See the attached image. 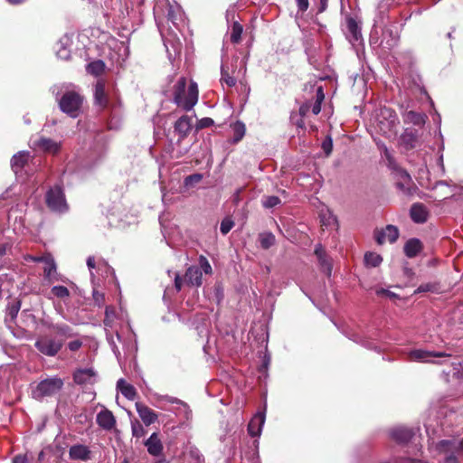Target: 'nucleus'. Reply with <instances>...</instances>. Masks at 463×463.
I'll return each mask as SVG.
<instances>
[{"instance_id":"obj_1","label":"nucleus","mask_w":463,"mask_h":463,"mask_svg":"<svg viewBox=\"0 0 463 463\" xmlns=\"http://www.w3.org/2000/svg\"><path fill=\"white\" fill-rule=\"evenodd\" d=\"M187 80L181 77L174 86L173 100L185 111H190L195 106L199 98L197 83L191 81L186 90Z\"/></svg>"},{"instance_id":"obj_2","label":"nucleus","mask_w":463,"mask_h":463,"mask_svg":"<svg viewBox=\"0 0 463 463\" xmlns=\"http://www.w3.org/2000/svg\"><path fill=\"white\" fill-rule=\"evenodd\" d=\"M84 97L75 90H67L58 99L60 109L72 118H78L82 112Z\"/></svg>"},{"instance_id":"obj_3","label":"nucleus","mask_w":463,"mask_h":463,"mask_svg":"<svg viewBox=\"0 0 463 463\" xmlns=\"http://www.w3.org/2000/svg\"><path fill=\"white\" fill-rule=\"evenodd\" d=\"M436 449L440 454H445L444 463H459L458 456L463 455V439H442L436 444Z\"/></svg>"},{"instance_id":"obj_4","label":"nucleus","mask_w":463,"mask_h":463,"mask_svg":"<svg viewBox=\"0 0 463 463\" xmlns=\"http://www.w3.org/2000/svg\"><path fill=\"white\" fill-rule=\"evenodd\" d=\"M45 203L52 212L62 213L68 211L69 206L61 185L56 184L46 192Z\"/></svg>"},{"instance_id":"obj_5","label":"nucleus","mask_w":463,"mask_h":463,"mask_svg":"<svg viewBox=\"0 0 463 463\" xmlns=\"http://www.w3.org/2000/svg\"><path fill=\"white\" fill-rule=\"evenodd\" d=\"M63 386V381L59 377L47 378L41 381L33 391V396L36 400L51 397L59 392Z\"/></svg>"},{"instance_id":"obj_6","label":"nucleus","mask_w":463,"mask_h":463,"mask_svg":"<svg viewBox=\"0 0 463 463\" xmlns=\"http://www.w3.org/2000/svg\"><path fill=\"white\" fill-rule=\"evenodd\" d=\"M35 348L46 356H55L63 346V340L42 335L34 343Z\"/></svg>"},{"instance_id":"obj_7","label":"nucleus","mask_w":463,"mask_h":463,"mask_svg":"<svg viewBox=\"0 0 463 463\" xmlns=\"http://www.w3.org/2000/svg\"><path fill=\"white\" fill-rule=\"evenodd\" d=\"M399 229L394 225H387L384 229L376 230L374 238L378 244L382 245L386 241L393 243L399 238Z\"/></svg>"},{"instance_id":"obj_8","label":"nucleus","mask_w":463,"mask_h":463,"mask_svg":"<svg viewBox=\"0 0 463 463\" xmlns=\"http://www.w3.org/2000/svg\"><path fill=\"white\" fill-rule=\"evenodd\" d=\"M33 146L44 153L57 155L61 148V144L50 137H40L33 141Z\"/></svg>"},{"instance_id":"obj_9","label":"nucleus","mask_w":463,"mask_h":463,"mask_svg":"<svg viewBox=\"0 0 463 463\" xmlns=\"http://www.w3.org/2000/svg\"><path fill=\"white\" fill-rule=\"evenodd\" d=\"M105 87V80H99L94 90V104L99 106L102 110L109 108V97Z\"/></svg>"},{"instance_id":"obj_10","label":"nucleus","mask_w":463,"mask_h":463,"mask_svg":"<svg viewBox=\"0 0 463 463\" xmlns=\"http://www.w3.org/2000/svg\"><path fill=\"white\" fill-rule=\"evenodd\" d=\"M402 177L403 178V182H397L396 187L399 191H401L403 195L407 197H412L417 191L418 187L413 184L411 175L405 170H401Z\"/></svg>"},{"instance_id":"obj_11","label":"nucleus","mask_w":463,"mask_h":463,"mask_svg":"<svg viewBox=\"0 0 463 463\" xmlns=\"http://www.w3.org/2000/svg\"><path fill=\"white\" fill-rule=\"evenodd\" d=\"M409 360L414 362H428L430 357H450L445 352H430L422 349H414L409 353Z\"/></svg>"},{"instance_id":"obj_12","label":"nucleus","mask_w":463,"mask_h":463,"mask_svg":"<svg viewBox=\"0 0 463 463\" xmlns=\"http://www.w3.org/2000/svg\"><path fill=\"white\" fill-rule=\"evenodd\" d=\"M96 375L92 368L77 369L73 373V381L78 385L94 384Z\"/></svg>"},{"instance_id":"obj_13","label":"nucleus","mask_w":463,"mask_h":463,"mask_svg":"<svg viewBox=\"0 0 463 463\" xmlns=\"http://www.w3.org/2000/svg\"><path fill=\"white\" fill-rule=\"evenodd\" d=\"M96 421L98 425L105 430H111L115 428L117 423L113 412L106 408L97 414Z\"/></svg>"},{"instance_id":"obj_14","label":"nucleus","mask_w":463,"mask_h":463,"mask_svg":"<svg viewBox=\"0 0 463 463\" xmlns=\"http://www.w3.org/2000/svg\"><path fill=\"white\" fill-rule=\"evenodd\" d=\"M174 128L179 135L178 142L183 141L189 135L192 129V118L187 115L180 117L175 121Z\"/></svg>"},{"instance_id":"obj_15","label":"nucleus","mask_w":463,"mask_h":463,"mask_svg":"<svg viewBox=\"0 0 463 463\" xmlns=\"http://www.w3.org/2000/svg\"><path fill=\"white\" fill-rule=\"evenodd\" d=\"M410 217L415 223H424L429 217L427 207L421 203H415L411 206Z\"/></svg>"},{"instance_id":"obj_16","label":"nucleus","mask_w":463,"mask_h":463,"mask_svg":"<svg viewBox=\"0 0 463 463\" xmlns=\"http://www.w3.org/2000/svg\"><path fill=\"white\" fill-rule=\"evenodd\" d=\"M137 411L146 426H149L157 420V414L142 402H136Z\"/></svg>"},{"instance_id":"obj_17","label":"nucleus","mask_w":463,"mask_h":463,"mask_svg":"<svg viewBox=\"0 0 463 463\" xmlns=\"http://www.w3.org/2000/svg\"><path fill=\"white\" fill-rule=\"evenodd\" d=\"M90 449L81 444L73 445L69 449V456L72 460L87 461L90 458Z\"/></svg>"},{"instance_id":"obj_18","label":"nucleus","mask_w":463,"mask_h":463,"mask_svg":"<svg viewBox=\"0 0 463 463\" xmlns=\"http://www.w3.org/2000/svg\"><path fill=\"white\" fill-rule=\"evenodd\" d=\"M413 436V430L405 427L395 428L391 431L392 439L399 444L408 443Z\"/></svg>"},{"instance_id":"obj_19","label":"nucleus","mask_w":463,"mask_h":463,"mask_svg":"<svg viewBox=\"0 0 463 463\" xmlns=\"http://www.w3.org/2000/svg\"><path fill=\"white\" fill-rule=\"evenodd\" d=\"M184 280L189 286L200 287L202 285V271L197 266H191L186 269Z\"/></svg>"},{"instance_id":"obj_20","label":"nucleus","mask_w":463,"mask_h":463,"mask_svg":"<svg viewBox=\"0 0 463 463\" xmlns=\"http://www.w3.org/2000/svg\"><path fill=\"white\" fill-rule=\"evenodd\" d=\"M423 250L422 242L417 238L408 240L403 247L404 254L410 258H415Z\"/></svg>"},{"instance_id":"obj_21","label":"nucleus","mask_w":463,"mask_h":463,"mask_svg":"<svg viewBox=\"0 0 463 463\" xmlns=\"http://www.w3.org/2000/svg\"><path fill=\"white\" fill-rule=\"evenodd\" d=\"M145 446L146 447L148 453L153 456L160 455L163 450L162 442L156 432L152 433V435L146 440Z\"/></svg>"},{"instance_id":"obj_22","label":"nucleus","mask_w":463,"mask_h":463,"mask_svg":"<svg viewBox=\"0 0 463 463\" xmlns=\"http://www.w3.org/2000/svg\"><path fill=\"white\" fill-rule=\"evenodd\" d=\"M30 157L29 152L20 151L14 155L11 159V166L14 173L20 172L28 163Z\"/></svg>"},{"instance_id":"obj_23","label":"nucleus","mask_w":463,"mask_h":463,"mask_svg":"<svg viewBox=\"0 0 463 463\" xmlns=\"http://www.w3.org/2000/svg\"><path fill=\"white\" fill-rule=\"evenodd\" d=\"M265 421V416L261 413L257 414L248 424V432L251 437H257L260 434L261 428Z\"/></svg>"},{"instance_id":"obj_24","label":"nucleus","mask_w":463,"mask_h":463,"mask_svg":"<svg viewBox=\"0 0 463 463\" xmlns=\"http://www.w3.org/2000/svg\"><path fill=\"white\" fill-rule=\"evenodd\" d=\"M49 328H51L58 336L64 338H71L77 335V334L73 332L71 326L65 323L52 324L49 326Z\"/></svg>"},{"instance_id":"obj_25","label":"nucleus","mask_w":463,"mask_h":463,"mask_svg":"<svg viewBox=\"0 0 463 463\" xmlns=\"http://www.w3.org/2000/svg\"><path fill=\"white\" fill-rule=\"evenodd\" d=\"M417 139L418 133L416 130L412 129H406L401 136V142L407 150H411L415 147Z\"/></svg>"},{"instance_id":"obj_26","label":"nucleus","mask_w":463,"mask_h":463,"mask_svg":"<svg viewBox=\"0 0 463 463\" xmlns=\"http://www.w3.org/2000/svg\"><path fill=\"white\" fill-rule=\"evenodd\" d=\"M117 387L127 399L133 401L137 396L136 388L128 383L124 379H119L117 383Z\"/></svg>"},{"instance_id":"obj_27","label":"nucleus","mask_w":463,"mask_h":463,"mask_svg":"<svg viewBox=\"0 0 463 463\" xmlns=\"http://www.w3.org/2000/svg\"><path fill=\"white\" fill-rule=\"evenodd\" d=\"M183 15H184V14L179 6L175 7V6L169 5L167 17H168V20L171 21L173 26H175V27L184 26V24H182L181 23H179V22H184Z\"/></svg>"},{"instance_id":"obj_28","label":"nucleus","mask_w":463,"mask_h":463,"mask_svg":"<svg viewBox=\"0 0 463 463\" xmlns=\"http://www.w3.org/2000/svg\"><path fill=\"white\" fill-rule=\"evenodd\" d=\"M21 308V301L14 298L7 305L5 322H14Z\"/></svg>"},{"instance_id":"obj_29","label":"nucleus","mask_w":463,"mask_h":463,"mask_svg":"<svg viewBox=\"0 0 463 463\" xmlns=\"http://www.w3.org/2000/svg\"><path fill=\"white\" fill-rule=\"evenodd\" d=\"M427 116L424 113L410 110L405 115V121L415 126H423L426 122Z\"/></svg>"},{"instance_id":"obj_30","label":"nucleus","mask_w":463,"mask_h":463,"mask_svg":"<svg viewBox=\"0 0 463 463\" xmlns=\"http://www.w3.org/2000/svg\"><path fill=\"white\" fill-rule=\"evenodd\" d=\"M105 68H106V65L102 60H96V61L90 62L87 65L86 70H87L88 73L98 77L104 72Z\"/></svg>"},{"instance_id":"obj_31","label":"nucleus","mask_w":463,"mask_h":463,"mask_svg":"<svg viewBox=\"0 0 463 463\" xmlns=\"http://www.w3.org/2000/svg\"><path fill=\"white\" fill-rule=\"evenodd\" d=\"M233 136H232V143L237 144L239 143L244 137L246 132V128L244 123L241 121L235 122L233 125H232Z\"/></svg>"},{"instance_id":"obj_32","label":"nucleus","mask_w":463,"mask_h":463,"mask_svg":"<svg viewBox=\"0 0 463 463\" xmlns=\"http://www.w3.org/2000/svg\"><path fill=\"white\" fill-rule=\"evenodd\" d=\"M315 255L317 256L319 263L323 267H326L329 273L331 272V264L329 263L326 252L321 244H317L315 249Z\"/></svg>"},{"instance_id":"obj_33","label":"nucleus","mask_w":463,"mask_h":463,"mask_svg":"<svg viewBox=\"0 0 463 463\" xmlns=\"http://www.w3.org/2000/svg\"><path fill=\"white\" fill-rule=\"evenodd\" d=\"M260 247L264 250L269 249L276 242L275 235L272 232H262L259 235Z\"/></svg>"},{"instance_id":"obj_34","label":"nucleus","mask_w":463,"mask_h":463,"mask_svg":"<svg viewBox=\"0 0 463 463\" xmlns=\"http://www.w3.org/2000/svg\"><path fill=\"white\" fill-rule=\"evenodd\" d=\"M57 266L54 261V260H52L48 264L45 265L43 268V275L44 279L49 282L52 283L54 280V275L56 274Z\"/></svg>"},{"instance_id":"obj_35","label":"nucleus","mask_w":463,"mask_h":463,"mask_svg":"<svg viewBox=\"0 0 463 463\" xmlns=\"http://www.w3.org/2000/svg\"><path fill=\"white\" fill-rule=\"evenodd\" d=\"M440 289V285L439 282H428L423 283L418 287V288L414 291L415 294L422 293V292H432L439 293Z\"/></svg>"},{"instance_id":"obj_36","label":"nucleus","mask_w":463,"mask_h":463,"mask_svg":"<svg viewBox=\"0 0 463 463\" xmlns=\"http://www.w3.org/2000/svg\"><path fill=\"white\" fill-rule=\"evenodd\" d=\"M382 261H383L382 256L375 252H367L364 255V262H365L366 266L374 268V267L379 266Z\"/></svg>"},{"instance_id":"obj_37","label":"nucleus","mask_w":463,"mask_h":463,"mask_svg":"<svg viewBox=\"0 0 463 463\" xmlns=\"http://www.w3.org/2000/svg\"><path fill=\"white\" fill-rule=\"evenodd\" d=\"M51 293L57 298L65 300L70 298V290L64 286H53L51 288Z\"/></svg>"},{"instance_id":"obj_38","label":"nucleus","mask_w":463,"mask_h":463,"mask_svg":"<svg viewBox=\"0 0 463 463\" xmlns=\"http://www.w3.org/2000/svg\"><path fill=\"white\" fill-rule=\"evenodd\" d=\"M280 203V198L275 195L263 196L261 200V204L266 209L273 208Z\"/></svg>"},{"instance_id":"obj_39","label":"nucleus","mask_w":463,"mask_h":463,"mask_svg":"<svg viewBox=\"0 0 463 463\" xmlns=\"http://www.w3.org/2000/svg\"><path fill=\"white\" fill-rule=\"evenodd\" d=\"M236 14L233 7L229 8L226 11V21L228 23V26H230V24H232V29L237 30V29H242V26L241 24L235 19Z\"/></svg>"},{"instance_id":"obj_40","label":"nucleus","mask_w":463,"mask_h":463,"mask_svg":"<svg viewBox=\"0 0 463 463\" xmlns=\"http://www.w3.org/2000/svg\"><path fill=\"white\" fill-rule=\"evenodd\" d=\"M132 434L136 438H142L146 434V430L143 427V425L136 420L131 423Z\"/></svg>"},{"instance_id":"obj_41","label":"nucleus","mask_w":463,"mask_h":463,"mask_svg":"<svg viewBox=\"0 0 463 463\" xmlns=\"http://www.w3.org/2000/svg\"><path fill=\"white\" fill-rule=\"evenodd\" d=\"M221 73H222L221 81L222 83H225L229 87L235 86L236 79L234 77L231 76L230 73L228 72V71L223 66L222 67Z\"/></svg>"},{"instance_id":"obj_42","label":"nucleus","mask_w":463,"mask_h":463,"mask_svg":"<svg viewBox=\"0 0 463 463\" xmlns=\"http://www.w3.org/2000/svg\"><path fill=\"white\" fill-rule=\"evenodd\" d=\"M233 226L234 222L231 218L226 217L221 222L220 231L223 235H226L233 228Z\"/></svg>"},{"instance_id":"obj_43","label":"nucleus","mask_w":463,"mask_h":463,"mask_svg":"<svg viewBox=\"0 0 463 463\" xmlns=\"http://www.w3.org/2000/svg\"><path fill=\"white\" fill-rule=\"evenodd\" d=\"M321 147L326 156H329L331 155L333 151V139L331 136L328 135L326 137V138L322 142Z\"/></svg>"},{"instance_id":"obj_44","label":"nucleus","mask_w":463,"mask_h":463,"mask_svg":"<svg viewBox=\"0 0 463 463\" xmlns=\"http://www.w3.org/2000/svg\"><path fill=\"white\" fill-rule=\"evenodd\" d=\"M362 31H347L345 33V37L349 40L353 44L360 42L362 40Z\"/></svg>"},{"instance_id":"obj_45","label":"nucleus","mask_w":463,"mask_h":463,"mask_svg":"<svg viewBox=\"0 0 463 463\" xmlns=\"http://www.w3.org/2000/svg\"><path fill=\"white\" fill-rule=\"evenodd\" d=\"M199 263H200L201 269L203 270V272L205 274H212V272H213L212 266L205 257L200 256Z\"/></svg>"},{"instance_id":"obj_46","label":"nucleus","mask_w":463,"mask_h":463,"mask_svg":"<svg viewBox=\"0 0 463 463\" xmlns=\"http://www.w3.org/2000/svg\"><path fill=\"white\" fill-rule=\"evenodd\" d=\"M214 124V121L213 118H201L197 124H196V128L199 130V129H203V128H209L211 126H213Z\"/></svg>"},{"instance_id":"obj_47","label":"nucleus","mask_w":463,"mask_h":463,"mask_svg":"<svg viewBox=\"0 0 463 463\" xmlns=\"http://www.w3.org/2000/svg\"><path fill=\"white\" fill-rule=\"evenodd\" d=\"M202 178L203 175L201 174H193L185 177L184 184L188 185L194 183H199Z\"/></svg>"},{"instance_id":"obj_48","label":"nucleus","mask_w":463,"mask_h":463,"mask_svg":"<svg viewBox=\"0 0 463 463\" xmlns=\"http://www.w3.org/2000/svg\"><path fill=\"white\" fill-rule=\"evenodd\" d=\"M397 463H428V462L423 461L421 459H418V458H412L410 457H400V458H397Z\"/></svg>"},{"instance_id":"obj_49","label":"nucleus","mask_w":463,"mask_h":463,"mask_svg":"<svg viewBox=\"0 0 463 463\" xmlns=\"http://www.w3.org/2000/svg\"><path fill=\"white\" fill-rule=\"evenodd\" d=\"M82 346V341L80 340H74V341H71L69 344H68V348L71 351V352H76L78 351L80 347Z\"/></svg>"},{"instance_id":"obj_50","label":"nucleus","mask_w":463,"mask_h":463,"mask_svg":"<svg viewBox=\"0 0 463 463\" xmlns=\"http://www.w3.org/2000/svg\"><path fill=\"white\" fill-rule=\"evenodd\" d=\"M298 11L304 13L309 6L308 0H296Z\"/></svg>"},{"instance_id":"obj_51","label":"nucleus","mask_w":463,"mask_h":463,"mask_svg":"<svg viewBox=\"0 0 463 463\" xmlns=\"http://www.w3.org/2000/svg\"><path fill=\"white\" fill-rule=\"evenodd\" d=\"M242 31H232L231 34V42L232 43H239L241 40Z\"/></svg>"},{"instance_id":"obj_52","label":"nucleus","mask_w":463,"mask_h":463,"mask_svg":"<svg viewBox=\"0 0 463 463\" xmlns=\"http://www.w3.org/2000/svg\"><path fill=\"white\" fill-rule=\"evenodd\" d=\"M347 29H359L358 23L353 17H346Z\"/></svg>"},{"instance_id":"obj_53","label":"nucleus","mask_w":463,"mask_h":463,"mask_svg":"<svg viewBox=\"0 0 463 463\" xmlns=\"http://www.w3.org/2000/svg\"><path fill=\"white\" fill-rule=\"evenodd\" d=\"M310 107H311V106H310V104H308V103H304V104H302V105L300 106V108H299V110H298V112H299V116H300L301 118H304V117L308 113V111H309V109H310Z\"/></svg>"},{"instance_id":"obj_54","label":"nucleus","mask_w":463,"mask_h":463,"mask_svg":"<svg viewBox=\"0 0 463 463\" xmlns=\"http://www.w3.org/2000/svg\"><path fill=\"white\" fill-rule=\"evenodd\" d=\"M376 294L378 296H387L389 298H394L396 297V294L388 290V289H384V288H380V289H377L376 290Z\"/></svg>"},{"instance_id":"obj_55","label":"nucleus","mask_w":463,"mask_h":463,"mask_svg":"<svg viewBox=\"0 0 463 463\" xmlns=\"http://www.w3.org/2000/svg\"><path fill=\"white\" fill-rule=\"evenodd\" d=\"M317 99H316V101L317 102H320L322 103L324 99H325V94H324V90H323V88L322 87H318L317 89V95H316Z\"/></svg>"},{"instance_id":"obj_56","label":"nucleus","mask_w":463,"mask_h":463,"mask_svg":"<svg viewBox=\"0 0 463 463\" xmlns=\"http://www.w3.org/2000/svg\"><path fill=\"white\" fill-rule=\"evenodd\" d=\"M175 287L177 291H180L183 287V279L178 274H176L175 278Z\"/></svg>"},{"instance_id":"obj_57","label":"nucleus","mask_w":463,"mask_h":463,"mask_svg":"<svg viewBox=\"0 0 463 463\" xmlns=\"http://www.w3.org/2000/svg\"><path fill=\"white\" fill-rule=\"evenodd\" d=\"M13 463H28L26 456L17 455L13 458Z\"/></svg>"},{"instance_id":"obj_58","label":"nucleus","mask_w":463,"mask_h":463,"mask_svg":"<svg viewBox=\"0 0 463 463\" xmlns=\"http://www.w3.org/2000/svg\"><path fill=\"white\" fill-rule=\"evenodd\" d=\"M385 111L388 114V118L390 119V123L391 124H394L395 121L397 120V117H396L395 112L391 110V109H385Z\"/></svg>"},{"instance_id":"obj_59","label":"nucleus","mask_w":463,"mask_h":463,"mask_svg":"<svg viewBox=\"0 0 463 463\" xmlns=\"http://www.w3.org/2000/svg\"><path fill=\"white\" fill-rule=\"evenodd\" d=\"M321 104L320 102H315L314 105L312 106V112L313 114L315 115H318L321 111Z\"/></svg>"},{"instance_id":"obj_60","label":"nucleus","mask_w":463,"mask_h":463,"mask_svg":"<svg viewBox=\"0 0 463 463\" xmlns=\"http://www.w3.org/2000/svg\"><path fill=\"white\" fill-rule=\"evenodd\" d=\"M52 260H53V258L51 254L40 256V262H43L45 265L48 264V262H50Z\"/></svg>"},{"instance_id":"obj_61","label":"nucleus","mask_w":463,"mask_h":463,"mask_svg":"<svg viewBox=\"0 0 463 463\" xmlns=\"http://www.w3.org/2000/svg\"><path fill=\"white\" fill-rule=\"evenodd\" d=\"M87 265L89 269H95L96 263H95V258L93 256H90L87 259Z\"/></svg>"},{"instance_id":"obj_62","label":"nucleus","mask_w":463,"mask_h":463,"mask_svg":"<svg viewBox=\"0 0 463 463\" xmlns=\"http://www.w3.org/2000/svg\"><path fill=\"white\" fill-rule=\"evenodd\" d=\"M24 260L27 261L40 262V256L26 255Z\"/></svg>"},{"instance_id":"obj_63","label":"nucleus","mask_w":463,"mask_h":463,"mask_svg":"<svg viewBox=\"0 0 463 463\" xmlns=\"http://www.w3.org/2000/svg\"><path fill=\"white\" fill-rule=\"evenodd\" d=\"M383 156L387 161H391L392 157H393L385 146H383Z\"/></svg>"},{"instance_id":"obj_64","label":"nucleus","mask_w":463,"mask_h":463,"mask_svg":"<svg viewBox=\"0 0 463 463\" xmlns=\"http://www.w3.org/2000/svg\"><path fill=\"white\" fill-rule=\"evenodd\" d=\"M296 126L301 129H305V122H304V119L303 118L300 117L299 119H298L296 122H295Z\"/></svg>"}]
</instances>
